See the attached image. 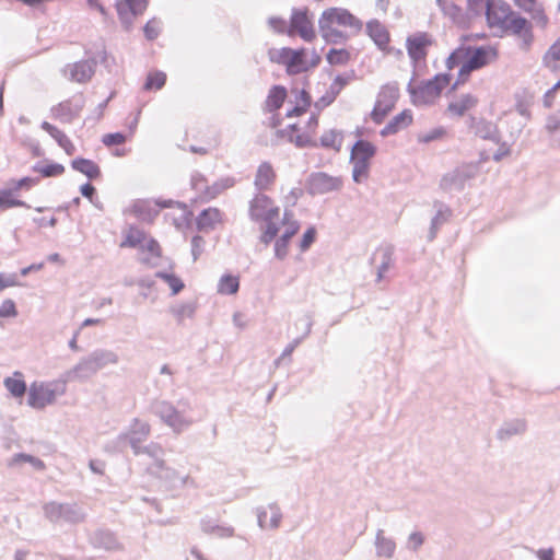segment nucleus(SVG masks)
Wrapping results in <instances>:
<instances>
[{
	"label": "nucleus",
	"mask_w": 560,
	"mask_h": 560,
	"mask_svg": "<svg viewBox=\"0 0 560 560\" xmlns=\"http://www.w3.org/2000/svg\"><path fill=\"white\" fill-rule=\"evenodd\" d=\"M287 97L288 92L283 86L271 88L265 101V108L270 113L276 112L283 105Z\"/></svg>",
	"instance_id": "nucleus-30"
},
{
	"label": "nucleus",
	"mask_w": 560,
	"mask_h": 560,
	"mask_svg": "<svg viewBox=\"0 0 560 560\" xmlns=\"http://www.w3.org/2000/svg\"><path fill=\"white\" fill-rule=\"evenodd\" d=\"M499 58L495 45L470 46L462 44L446 59L448 70H477L492 65Z\"/></svg>",
	"instance_id": "nucleus-2"
},
{
	"label": "nucleus",
	"mask_w": 560,
	"mask_h": 560,
	"mask_svg": "<svg viewBox=\"0 0 560 560\" xmlns=\"http://www.w3.org/2000/svg\"><path fill=\"white\" fill-rule=\"evenodd\" d=\"M361 27V21L343 8H328L318 19L320 36L330 44L346 40L349 37L348 30L359 32Z\"/></svg>",
	"instance_id": "nucleus-1"
},
{
	"label": "nucleus",
	"mask_w": 560,
	"mask_h": 560,
	"mask_svg": "<svg viewBox=\"0 0 560 560\" xmlns=\"http://www.w3.org/2000/svg\"><path fill=\"white\" fill-rule=\"evenodd\" d=\"M15 460L16 462H30L32 464H34L35 466L39 467V468H44V464L42 460L39 459H36L30 455H25V454H20L15 457Z\"/></svg>",
	"instance_id": "nucleus-57"
},
{
	"label": "nucleus",
	"mask_w": 560,
	"mask_h": 560,
	"mask_svg": "<svg viewBox=\"0 0 560 560\" xmlns=\"http://www.w3.org/2000/svg\"><path fill=\"white\" fill-rule=\"evenodd\" d=\"M470 128L475 135L482 139H495L499 135L497 125L481 117L470 118Z\"/></svg>",
	"instance_id": "nucleus-24"
},
{
	"label": "nucleus",
	"mask_w": 560,
	"mask_h": 560,
	"mask_svg": "<svg viewBox=\"0 0 560 560\" xmlns=\"http://www.w3.org/2000/svg\"><path fill=\"white\" fill-rule=\"evenodd\" d=\"M148 233L143 230L139 229L136 225H129L124 231V238L119 244L120 248H140L145 238L148 237Z\"/></svg>",
	"instance_id": "nucleus-25"
},
{
	"label": "nucleus",
	"mask_w": 560,
	"mask_h": 560,
	"mask_svg": "<svg viewBox=\"0 0 560 560\" xmlns=\"http://www.w3.org/2000/svg\"><path fill=\"white\" fill-rule=\"evenodd\" d=\"M374 258L381 261L377 269V280L381 281L393 265V252L389 248H380Z\"/></svg>",
	"instance_id": "nucleus-36"
},
{
	"label": "nucleus",
	"mask_w": 560,
	"mask_h": 560,
	"mask_svg": "<svg viewBox=\"0 0 560 560\" xmlns=\"http://www.w3.org/2000/svg\"><path fill=\"white\" fill-rule=\"evenodd\" d=\"M277 180V172L271 163L262 162L257 167L254 185L257 190H270Z\"/></svg>",
	"instance_id": "nucleus-20"
},
{
	"label": "nucleus",
	"mask_w": 560,
	"mask_h": 560,
	"mask_svg": "<svg viewBox=\"0 0 560 560\" xmlns=\"http://www.w3.org/2000/svg\"><path fill=\"white\" fill-rule=\"evenodd\" d=\"M288 33L289 35H299L305 42H313L316 38L313 21L306 10L293 11Z\"/></svg>",
	"instance_id": "nucleus-10"
},
{
	"label": "nucleus",
	"mask_w": 560,
	"mask_h": 560,
	"mask_svg": "<svg viewBox=\"0 0 560 560\" xmlns=\"http://www.w3.org/2000/svg\"><path fill=\"white\" fill-rule=\"evenodd\" d=\"M32 269H33V267L24 268V269H22L21 273H22L23 276H26V275H27Z\"/></svg>",
	"instance_id": "nucleus-64"
},
{
	"label": "nucleus",
	"mask_w": 560,
	"mask_h": 560,
	"mask_svg": "<svg viewBox=\"0 0 560 560\" xmlns=\"http://www.w3.org/2000/svg\"><path fill=\"white\" fill-rule=\"evenodd\" d=\"M517 13L503 0H493L488 3L486 11L487 25L491 30L502 32Z\"/></svg>",
	"instance_id": "nucleus-8"
},
{
	"label": "nucleus",
	"mask_w": 560,
	"mask_h": 560,
	"mask_svg": "<svg viewBox=\"0 0 560 560\" xmlns=\"http://www.w3.org/2000/svg\"><path fill=\"white\" fill-rule=\"evenodd\" d=\"M223 221V213L219 208L212 207L205 209L197 218V228L200 231L213 230Z\"/></svg>",
	"instance_id": "nucleus-22"
},
{
	"label": "nucleus",
	"mask_w": 560,
	"mask_h": 560,
	"mask_svg": "<svg viewBox=\"0 0 560 560\" xmlns=\"http://www.w3.org/2000/svg\"><path fill=\"white\" fill-rule=\"evenodd\" d=\"M306 49L295 50L288 47L272 49L269 51V56L272 62L287 67L288 69L299 66L315 68L319 65L320 56L315 50L312 51L308 61L306 60Z\"/></svg>",
	"instance_id": "nucleus-4"
},
{
	"label": "nucleus",
	"mask_w": 560,
	"mask_h": 560,
	"mask_svg": "<svg viewBox=\"0 0 560 560\" xmlns=\"http://www.w3.org/2000/svg\"><path fill=\"white\" fill-rule=\"evenodd\" d=\"M323 148L339 152L343 143V135L336 129H328L323 132L319 138Z\"/></svg>",
	"instance_id": "nucleus-31"
},
{
	"label": "nucleus",
	"mask_w": 560,
	"mask_h": 560,
	"mask_svg": "<svg viewBox=\"0 0 560 560\" xmlns=\"http://www.w3.org/2000/svg\"><path fill=\"white\" fill-rule=\"evenodd\" d=\"M158 277L160 279L164 280L168 284L173 294H177L184 289L183 281L180 280V278H178L175 275L166 273V272H159Z\"/></svg>",
	"instance_id": "nucleus-44"
},
{
	"label": "nucleus",
	"mask_w": 560,
	"mask_h": 560,
	"mask_svg": "<svg viewBox=\"0 0 560 560\" xmlns=\"http://www.w3.org/2000/svg\"><path fill=\"white\" fill-rule=\"evenodd\" d=\"M318 125V119L313 116L310 119V126L312 128L311 132H301L300 128L296 124L289 125L285 130H283V135L288 137V139L295 143L298 147H306V145H315V141L313 139L314 130Z\"/></svg>",
	"instance_id": "nucleus-19"
},
{
	"label": "nucleus",
	"mask_w": 560,
	"mask_h": 560,
	"mask_svg": "<svg viewBox=\"0 0 560 560\" xmlns=\"http://www.w3.org/2000/svg\"><path fill=\"white\" fill-rule=\"evenodd\" d=\"M42 128L57 141L68 155H72L74 153V144L62 130L47 121L42 124Z\"/></svg>",
	"instance_id": "nucleus-27"
},
{
	"label": "nucleus",
	"mask_w": 560,
	"mask_h": 560,
	"mask_svg": "<svg viewBox=\"0 0 560 560\" xmlns=\"http://www.w3.org/2000/svg\"><path fill=\"white\" fill-rule=\"evenodd\" d=\"M398 98V92L392 88H384L377 95L371 118L374 122L381 124L394 109Z\"/></svg>",
	"instance_id": "nucleus-13"
},
{
	"label": "nucleus",
	"mask_w": 560,
	"mask_h": 560,
	"mask_svg": "<svg viewBox=\"0 0 560 560\" xmlns=\"http://www.w3.org/2000/svg\"><path fill=\"white\" fill-rule=\"evenodd\" d=\"M16 191L12 189H4L0 195V210H7L10 208L27 207V205L14 196Z\"/></svg>",
	"instance_id": "nucleus-38"
},
{
	"label": "nucleus",
	"mask_w": 560,
	"mask_h": 560,
	"mask_svg": "<svg viewBox=\"0 0 560 560\" xmlns=\"http://www.w3.org/2000/svg\"><path fill=\"white\" fill-rule=\"evenodd\" d=\"M18 315V311L15 307V303L12 300H5L0 305V317H15Z\"/></svg>",
	"instance_id": "nucleus-49"
},
{
	"label": "nucleus",
	"mask_w": 560,
	"mask_h": 560,
	"mask_svg": "<svg viewBox=\"0 0 560 560\" xmlns=\"http://www.w3.org/2000/svg\"><path fill=\"white\" fill-rule=\"evenodd\" d=\"M101 323V319L98 318H88L83 322V326H90V325H97Z\"/></svg>",
	"instance_id": "nucleus-63"
},
{
	"label": "nucleus",
	"mask_w": 560,
	"mask_h": 560,
	"mask_svg": "<svg viewBox=\"0 0 560 560\" xmlns=\"http://www.w3.org/2000/svg\"><path fill=\"white\" fill-rule=\"evenodd\" d=\"M413 121V116L411 110L405 109L398 115H396L382 130L381 135L383 137L395 135L400 130L406 129Z\"/></svg>",
	"instance_id": "nucleus-23"
},
{
	"label": "nucleus",
	"mask_w": 560,
	"mask_h": 560,
	"mask_svg": "<svg viewBox=\"0 0 560 560\" xmlns=\"http://www.w3.org/2000/svg\"><path fill=\"white\" fill-rule=\"evenodd\" d=\"M366 32L371 39L376 44V46L388 55H395L397 57H401L404 55L401 50H395L389 46L390 34L386 26L380 21H369L366 24Z\"/></svg>",
	"instance_id": "nucleus-14"
},
{
	"label": "nucleus",
	"mask_w": 560,
	"mask_h": 560,
	"mask_svg": "<svg viewBox=\"0 0 560 560\" xmlns=\"http://www.w3.org/2000/svg\"><path fill=\"white\" fill-rule=\"evenodd\" d=\"M126 141V136L121 132L107 133L103 137V143L107 147L119 145Z\"/></svg>",
	"instance_id": "nucleus-48"
},
{
	"label": "nucleus",
	"mask_w": 560,
	"mask_h": 560,
	"mask_svg": "<svg viewBox=\"0 0 560 560\" xmlns=\"http://www.w3.org/2000/svg\"><path fill=\"white\" fill-rule=\"evenodd\" d=\"M446 136V130L443 127L434 128L433 130L418 136V140L422 143H429L431 141L441 140Z\"/></svg>",
	"instance_id": "nucleus-46"
},
{
	"label": "nucleus",
	"mask_w": 560,
	"mask_h": 560,
	"mask_svg": "<svg viewBox=\"0 0 560 560\" xmlns=\"http://www.w3.org/2000/svg\"><path fill=\"white\" fill-rule=\"evenodd\" d=\"M240 289V278L237 276L224 275L218 283V293L230 295L237 293Z\"/></svg>",
	"instance_id": "nucleus-35"
},
{
	"label": "nucleus",
	"mask_w": 560,
	"mask_h": 560,
	"mask_svg": "<svg viewBox=\"0 0 560 560\" xmlns=\"http://www.w3.org/2000/svg\"><path fill=\"white\" fill-rule=\"evenodd\" d=\"M493 0H468L469 9L479 13L481 11H487L488 3L492 2Z\"/></svg>",
	"instance_id": "nucleus-51"
},
{
	"label": "nucleus",
	"mask_w": 560,
	"mask_h": 560,
	"mask_svg": "<svg viewBox=\"0 0 560 560\" xmlns=\"http://www.w3.org/2000/svg\"><path fill=\"white\" fill-rule=\"evenodd\" d=\"M315 238H316L315 228H308L302 236V240L300 243L301 250L304 252V250L308 249L310 246L314 243Z\"/></svg>",
	"instance_id": "nucleus-47"
},
{
	"label": "nucleus",
	"mask_w": 560,
	"mask_h": 560,
	"mask_svg": "<svg viewBox=\"0 0 560 560\" xmlns=\"http://www.w3.org/2000/svg\"><path fill=\"white\" fill-rule=\"evenodd\" d=\"M202 245H203V238L201 236H195L192 238V247H194L192 253H194L195 259L200 254Z\"/></svg>",
	"instance_id": "nucleus-59"
},
{
	"label": "nucleus",
	"mask_w": 560,
	"mask_h": 560,
	"mask_svg": "<svg viewBox=\"0 0 560 560\" xmlns=\"http://www.w3.org/2000/svg\"><path fill=\"white\" fill-rule=\"evenodd\" d=\"M478 98L471 94H464L450 102L446 114L451 117H463L478 104Z\"/></svg>",
	"instance_id": "nucleus-21"
},
{
	"label": "nucleus",
	"mask_w": 560,
	"mask_h": 560,
	"mask_svg": "<svg viewBox=\"0 0 560 560\" xmlns=\"http://www.w3.org/2000/svg\"><path fill=\"white\" fill-rule=\"evenodd\" d=\"M71 166L73 170L84 174L90 179H95L101 176V170L98 165L92 160L82 158L75 159L71 162Z\"/></svg>",
	"instance_id": "nucleus-33"
},
{
	"label": "nucleus",
	"mask_w": 560,
	"mask_h": 560,
	"mask_svg": "<svg viewBox=\"0 0 560 560\" xmlns=\"http://www.w3.org/2000/svg\"><path fill=\"white\" fill-rule=\"evenodd\" d=\"M38 183L36 178L23 177L14 183L13 189L19 191L21 189H30Z\"/></svg>",
	"instance_id": "nucleus-50"
},
{
	"label": "nucleus",
	"mask_w": 560,
	"mask_h": 560,
	"mask_svg": "<svg viewBox=\"0 0 560 560\" xmlns=\"http://www.w3.org/2000/svg\"><path fill=\"white\" fill-rule=\"evenodd\" d=\"M283 232L276 241L275 253L280 259L288 255L290 240L299 232L300 224L293 219V215L285 212L282 219Z\"/></svg>",
	"instance_id": "nucleus-16"
},
{
	"label": "nucleus",
	"mask_w": 560,
	"mask_h": 560,
	"mask_svg": "<svg viewBox=\"0 0 560 560\" xmlns=\"http://www.w3.org/2000/svg\"><path fill=\"white\" fill-rule=\"evenodd\" d=\"M133 431L132 434L139 433L141 436H148L150 433V425L145 422H141L139 420H136L133 423Z\"/></svg>",
	"instance_id": "nucleus-53"
},
{
	"label": "nucleus",
	"mask_w": 560,
	"mask_h": 560,
	"mask_svg": "<svg viewBox=\"0 0 560 560\" xmlns=\"http://www.w3.org/2000/svg\"><path fill=\"white\" fill-rule=\"evenodd\" d=\"M352 52L346 48H332L328 51L326 58L330 66L343 67L352 59Z\"/></svg>",
	"instance_id": "nucleus-34"
},
{
	"label": "nucleus",
	"mask_w": 560,
	"mask_h": 560,
	"mask_svg": "<svg viewBox=\"0 0 560 560\" xmlns=\"http://www.w3.org/2000/svg\"><path fill=\"white\" fill-rule=\"evenodd\" d=\"M52 112H54L55 117L61 118L65 114L70 112V103L69 102L60 103L56 107H54Z\"/></svg>",
	"instance_id": "nucleus-55"
},
{
	"label": "nucleus",
	"mask_w": 560,
	"mask_h": 560,
	"mask_svg": "<svg viewBox=\"0 0 560 560\" xmlns=\"http://www.w3.org/2000/svg\"><path fill=\"white\" fill-rule=\"evenodd\" d=\"M66 392L63 383H33L28 389V405L43 409L55 402L56 398Z\"/></svg>",
	"instance_id": "nucleus-6"
},
{
	"label": "nucleus",
	"mask_w": 560,
	"mask_h": 560,
	"mask_svg": "<svg viewBox=\"0 0 560 560\" xmlns=\"http://www.w3.org/2000/svg\"><path fill=\"white\" fill-rule=\"evenodd\" d=\"M450 84V78L446 73H438L432 79L420 83L413 82L411 84V92L415 101L420 105L433 103L441 92Z\"/></svg>",
	"instance_id": "nucleus-5"
},
{
	"label": "nucleus",
	"mask_w": 560,
	"mask_h": 560,
	"mask_svg": "<svg viewBox=\"0 0 560 560\" xmlns=\"http://www.w3.org/2000/svg\"><path fill=\"white\" fill-rule=\"evenodd\" d=\"M80 190H81V194H82L84 197L89 198L90 200H92V198H93V196H94V194H95V188H94V186H93V185H91V184H89V183H88V184L82 185Z\"/></svg>",
	"instance_id": "nucleus-58"
},
{
	"label": "nucleus",
	"mask_w": 560,
	"mask_h": 560,
	"mask_svg": "<svg viewBox=\"0 0 560 560\" xmlns=\"http://www.w3.org/2000/svg\"><path fill=\"white\" fill-rule=\"evenodd\" d=\"M91 9L97 10L103 16H107L108 12L101 0H86Z\"/></svg>",
	"instance_id": "nucleus-56"
},
{
	"label": "nucleus",
	"mask_w": 560,
	"mask_h": 560,
	"mask_svg": "<svg viewBox=\"0 0 560 560\" xmlns=\"http://www.w3.org/2000/svg\"><path fill=\"white\" fill-rule=\"evenodd\" d=\"M148 8V0H116L115 9L120 22L129 28L138 15Z\"/></svg>",
	"instance_id": "nucleus-15"
},
{
	"label": "nucleus",
	"mask_w": 560,
	"mask_h": 560,
	"mask_svg": "<svg viewBox=\"0 0 560 560\" xmlns=\"http://www.w3.org/2000/svg\"><path fill=\"white\" fill-rule=\"evenodd\" d=\"M409 540L413 545V547L417 548L422 545L423 537L420 533H413L410 535Z\"/></svg>",
	"instance_id": "nucleus-60"
},
{
	"label": "nucleus",
	"mask_w": 560,
	"mask_h": 560,
	"mask_svg": "<svg viewBox=\"0 0 560 560\" xmlns=\"http://www.w3.org/2000/svg\"><path fill=\"white\" fill-rule=\"evenodd\" d=\"M34 171L42 177H58L65 173V166L59 163L50 162L40 165H36Z\"/></svg>",
	"instance_id": "nucleus-39"
},
{
	"label": "nucleus",
	"mask_w": 560,
	"mask_h": 560,
	"mask_svg": "<svg viewBox=\"0 0 560 560\" xmlns=\"http://www.w3.org/2000/svg\"><path fill=\"white\" fill-rule=\"evenodd\" d=\"M269 25L278 33H283L287 31V22L281 18H270Z\"/></svg>",
	"instance_id": "nucleus-52"
},
{
	"label": "nucleus",
	"mask_w": 560,
	"mask_h": 560,
	"mask_svg": "<svg viewBox=\"0 0 560 560\" xmlns=\"http://www.w3.org/2000/svg\"><path fill=\"white\" fill-rule=\"evenodd\" d=\"M3 93H4V81L0 84V115L3 114Z\"/></svg>",
	"instance_id": "nucleus-62"
},
{
	"label": "nucleus",
	"mask_w": 560,
	"mask_h": 560,
	"mask_svg": "<svg viewBox=\"0 0 560 560\" xmlns=\"http://www.w3.org/2000/svg\"><path fill=\"white\" fill-rule=\"evenodd\" d=\"M258 522L262 528H277L281 522L280 510L275 505L264 508L258 514Z\"/></svg>",
	"instance_id": "nucleus-29"
},
{
	"label": "nucleus",
	"mask_w": 560,
	"mask_h": 560,
	"mask_svg": "<svg viewBox=\"0 0 560 560\" xmlns=\"http://www.w3.org/2000/svg\"><path fill=\"white\" fill-rule=\"evenodd\" d=\"M165 81H166V77H165L164 72L150 73L144 83V90H147V91L160 90L165 84Z\"/></svg>",
	"instance_id": "nucleus-43"
},
{
	"label": "nucleus",
	"mask_w": 560,
	"mask_h": 560,
	"mask_svg": "<svg viewBox=\"0 0 560 560\" xmlns=\"http://www.w3.org/2000/svg\"><path fill=\"white\" fill-rule=\"evenodd\" d=\"M516 8L530 16V22L537 27L546 30L550 24L545 4L540 0H513Z\"/></svg>",
	"instance_id": "nucleus-12"
},
{
	"label": "nucleus",
	"mask_w": 560,
	"mask_h": 560,
	"mask_svg": "<svg viewBox=\"0 0 560 560\" xmlns=\"http://www.w3.org/2000/svg\"><path fill=\"white\" fill-rule=\"evenodd\" d=\"M139 250L143 255L141 261L145 265H151L152 260L162 257V247L151 235H148Z\"/></svg>",
	"instance_id": "nucleus-28"
},
{
	"label": "nucleus",
	"mask_w": 560,
	"mask_h": 560,
	"mask_svg": "<svg viewBox=\"0 0 560 560\" xmlns=\"http://www.w3.org/2000/svg\"><path fill=\"white\" fill-rule=\"evenodd\" d=\"M376 153V148L373 143L366 140H359L354 143L351 150V161L370 163Z\"/></svg>",
	"instance_id": "nucleus-26"
},
{
	"label": "nucleus",
	"mask_w": 560,
	"mask_h": 560,
	"mask_svg": "<svg viewBox=\"0 0 560 560\" xmlns=\"http://www.w3.org/2000/svg\"><path fill=\"white\" fill-rule=\"evenodd\" d=\"M434 44L435 39L429 32H419L407 37L406 49L415 67H427V58Z\"/></svg>",
	"instance_id": "nucleus-7"
},
{
	"label": "nucleus",
	"mask_w": 560,
	"mask_h": 560,
	"mask_svg": "<svg viewBox=\"0 0 560 560\" xmlns=\"http://www.w3.org/2000/svg\"><path fill=\"white\" fill-rule=\"evenodd\" d=\"M144 36L149 40H154L162 32V23L159 19H150L143 27Z\"/></svg>",
	"instance_id": "nucleus-41"
},
{
	"label": "nucleus",
	"mask_w": 560,
	"mask_h": 560,
	"mask_svg": "<svg viewBox=\"0 0 560 560\" xmlns=\"http://www.w3.org/2000/svg\"><path fill=\"white\" fill-rule=\"evenodd\" d=\"M16 284L15 276L0 273V291Z\"/></svg>",
	"instance_id": "nucleus-54"
},
{
	"label": "nucleus",
	"mask_w": 560,
	"mask_h": 560,
	"mask_svg": "<svg viewBox=\"0 0 560 560\" xmlns=\"http://www.w3.org/2000/svg\"><path fill=\"white\" fill-rule=\"evenodd\" d=\"M538 558L540 560H553V550L552 549H542L538 551Z\"/></svg>",
	"instance_id": "nucleus-61"
},
{
	"label": "nucleus",
	"mask_w": 560,
	"mask_h": 560,
	"mask_svg": "<svg viewBox=\"0 0 560 560\" xmlns=\"http://www.w3.org/2000/svg\"><path fill=\"white\" fill-rule=\"evenodd\" d=\"M234 185H235L234 178H232V177L222 178L219 182L214 183L213 186L210 188L212 191L211 192H210V190L208 191L209 197L214 198L222 191H224L229 188H232Z\"/></svg>",
	"instance_id": "nucleus-45"
},
{
	"label": "nucleus",
	"mask_w": 560,
	"mask_h": 560,
	"mask_svg": "<svg viewBox=\"0 0 560 560\" xmlns=\"http://www.w3.org/2000/svg\"><path fill=\"white\" fill-rule=\"evenodd\" d=\"M560 61V37L549 47L544 56V65L547 68H555Z\"/></svg>",
	"instance_id": "nucleus-40"
},
{
	"label": "nucleus",
	"mask_w": 560,
	"mask_h": 560,
	"mask_svg": "<svg viewBox=\"0 0 560 560\" xmlns=\"http://www.w3.org/2000/svg\"><path fill=\"white\" fill-rule=\"evenodd\" d=\"M248 212L252 220L264 223L260 241L265 245H269L279 232L276 221L279 219L280 208L269 196L257 194L249 202Z\"/></svg>",
	"instance_id": "nucleus-3"
},
{
	"label": "nucleus",
	"mask_w": 560,
	"mask_h": 560,
	"mask_svg": "<svg viewBox=\"0 0 560 560\" xmlns=\"http://www.w3.org/2000/svg\"><path fill=\"white\" fill-rule=\"evenodd\" d=\"M514 36L523 49H529L534 42L533 23L524 16L516 14L509 25L501 32Z\"/></svg>",
	"instance_id": "nucleus-9"
},
{
	"label": "nucleus",
	"mask_w": 560,
	"mask_h": 560,
	"mask_svg": "<svg viewBox=\"0 0 560 560\" xmlns=\"http://www.w3.org/2000/svg\"><path fill=\"white\" fill-rule=\"evenodd\" d=\"M289 108L287 112L288 117H299L305 114L312 104L310 93L304 89H292L288 101Z\"/></svg>",
	"instance_id": "nucleus-18"
},
{
	"label": "nucleus",
	"mask_w": 560,
	"mask_h": 560,
	"mask_svg": "<svg viewBox=\"0 0 560 560\" xmlns=\"http://www.w3.org/2000/svg\"><path fill=\"white\" fill-rule=\"evenodd\" d=\"M4 386L15 398H22L26 393V383L21 372H14L12 376L7 377Z\"/></svg>",
	"instance_id": "nucleus-32"
},
{
	"label": "nucleus",
	"mask_w": 560,
	"mask_h": 560,
	"mask_svg": "<svg viewBox=\"0 0 560 560\" xmlns=\"http://www.w3.org/2000/svg\"><path fill=\"white\" fill-rule=\"evenodd\" d=\"M342 179L324 172L312 174L306 182V189L311 195H323L340 189Z\"/></svg>",
	"instance_id": "nucleus-11"
},
{
	"label": "nucleus",
	"mask_w": 560,
	"mask_h": 560,
	"mask_svg": "<svg viewBox=\"0 0 560 560\" xmlns=\"http://www.w3.org/2000/svg\"><path fill=\"white\" fill-rule=\"evenodd\" d=\"M156 412L167 425L176 431H182L190 424V421L184 416V413L177 410L171 402H160L158 405Z\"/></svg>",
	"instance_id": "nucleus-17"
},
{
	"label": "nucleus",
	"mask_w": 560,
	"mask_h": 560,
	"mask_svg": "<svg viewBox=\"0 0 560 560\" xmlns=\"http://www.w3.org/2000/svg\"><path fill=\"white\" fill-rule=\"evenodd\" d=\"M353 164L352 177L355 183H362L366 180L370 173V163L351 161Z\"/></svg>",
	"instance_id": "nucleus-42"
},
{
	"label": "nucleus",
	"mask_w": 560,
	"mask_h": 560,
	"mask_svg": "<svg viewBox=\"0 0 560 560\" xmlns=\"http://www.w3.org/2000/svg\"><path fill=\"white\" fill-rule=\"evenodd\" d=\"M349 78L337 75L335 81L330 85L329 92L322 97L320 103L323 106L329 105L340 93V91L348 84Z\"/></svg>",
	"instance_id": "nucleus-37"
}]
</instances>
